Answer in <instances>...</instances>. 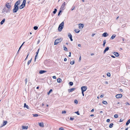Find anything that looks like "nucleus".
Here are the masks:
<instances>
[{"instance_id":"obj_17","label":"nucleus","mask_w":130,"mask_h":130,"mask_svg":"<svg viewBox=\"0 0 130 130\" xmlns=\"http://www.w3.org/2000/svg\"><path fill=\"white\" fill-rule=\"evenodd\" d=\"M46 71L44 70H41L39 71V73L40 74H42L46 72Z\"/></svg>"},{"instance_id":"obj_29","label":"nucleus","mask_w":130,"mask_h":130,"mask_svg":"<svg viewBox=\"0 0 130 130\" xmlns=\"http://www.w3.org/2000/svg\"><path fill=\"white\" fill-rule=\"evenodd\" d=\"M113 123H111L109 124V127L110 128H112L113 127Z\"/></svg>"},{"instance_id":"obj_14","label":"nucleus","mask_w":130,"mask_h":130,"mask_svg":"<svg viewBox=\"0 0 130 130\" xmlns=\"http://www.w3.org/2000/svg\"><path fill=\"white\" fill-rule=\"evenodd\" d=\"M62 39L61 38H59V39H57L56 40V41H58V43L59 42H60L62 41Z\"/></svg>"},{"instance_id":"obj_33","label":"nucleus","mask_w":130,"mask_h":130,"mask_svg":"<svg viewBox=\"0 0 130 130\" xmlns=\"http://www.w3.org/2000/svg\"><path fill=\"white\" fill-rule=\"evenodd\" d=\"M69 85L70 86H72L73 85V83L72 82H70L69 83Z\"/></svg>"},{"instance_id":"obj_27","label":"nucleus","mask_w":130,"mask_h":130,"mask_svg":"<svg viewBox=\"0 0 130 130\" xmlns=\"http://www.w3.org/2000/svg\"><path fill=\"white\" fill-rule=\"evenodd\" d=\"M74 31L77 33H78L80 31L78 29H75Z\"/></svg>"},{"instance_id":"obj_21","label":"nucleus","mask_w":130,"mask_h":130,"mask_svg":"<svg viewBox=\"0 0 130 130\" xmlns=\"http://www.w3.org/2000/svg\"><path fill=\"white\" fill-rule=\"evenodd\" d=\"M5 19H4L0 23V24L2 25L5 22Z\"/></svg>"},{"instance_id":"obj_25","label":"nucleus","mask_w":130,"mask_h":130,"mask_svg":"<svg viewBox=\"0 0 130 130\" xmlns=\"http://www.w3.org/2000/svg\"><path fill=\"white\" fill-rule=\"evenodd\" d=\"M26 0H23V2H22V4L24 6H25V4L26 3Z\"/></svg>"},{"instance_id":"obj_55","label":"nucleus","mask_w":130,"mask_h":130,"mask_svg":"<svg viewBox=\"0 0 130 130\" xmlns=\"http://www.w3.org/2000/svg\"><path fill=\"white\" fill-rule=\"evenodd\" d=\"M66 111H62V113H66Z\"/></svg>"},{"instance_id":"obj_56","label":"nucleus","mask_w":130,"mask_h":130,"mask_svg":"<svg viewBox=\"0 0 130 130\" xmlns=\"http://www.w3.org/2000/svg\"><path fill=\"white\" fill-rule=\"evenodd\" d=\"M40 42V40H38V41L37 42V44H38L39 43V42Z\"/></svg>"},{"instance_id":"obj_57","label":"nucleus","mask_w":130,"mask_h":130,"mask_svg":"<svg viewBox=\"0 0 130 130\" xmlns=\"http://www.w3.org/2000/svg\"><path fill=\"white\" fill-rule=\"evenodd\" d=\"M69 55L68 56L69 57H70L71 56V52H70L69 53Z\"/></svg>"},{"instance_id":"obj_20","label":"nucleus","mask_w":130,"mask_h":130,"mask_svg":"<svg viewBox=\"0 0 130 130\" xmlns=\"http://www.w3.org/2000/svg\"><path fill=\"white\" fill-rule=\"evenodd\" d=\"M24 108H26L28 109H29V106L27 105L26 104V103L24 104Z\"/></svg>"},{"instance_id":"obj_22","label":"nucleus","mask_w":130,"mask_h":130,"mask_svg":"<svg viewBox=\"0 0 130 130\" xmlns=\"http://www.w3.org/2000/svg\"><path fill=\"white\" fill-rule=\"evenodd\" d=\"M4 6L11 10V5H5Z\"/></svg>"},{"instance_id":"obj_10","label":"nucleus","mask_w":130,"mask_h":130,"mask_svg":"<svg viewBox=\"0 0 130 130\" xmlns=\"http://www.w3.org/2000/svg\"><path fill=\"white\" fill-rule=\"evenodd\" d=\"M76 89L75 88H73L68 89V91L69 93L74 91Z\"/></svg>"},{"instance_id":"obj_42","label":"nucleus","mask_w":130,"mask_h":130,"mask_svg":"<svg viewBox=\"0 0 130 130\" xmlns=\"http://www.w3.org/2000/svg\"><path fill=\"white\" fill-rule=\"evenodd\" d=\"M11 3H7L5 5H11Z\"/></svg>"},{"instance_id":"obj_39","label":"nucleus","mask_w":130,"mask_h":130,"mask_svg":"<svg viewBox=\"0 0 130 130\" xmlns=\"http://www.w3.org/2000/svg\"><path fill=\"white\" fill-rule=\"evenodd\" d=\"M58 43V42L56 41V40H55L54 42V45H57Z\"/></svg>"},{"instance_id":"obj_43","label":"nucleus","mask_w":130,"mask_h":130,"mask_svg":"<svg viewBox=\"0 0 130 130\" xmlns=\"http://www.w3.org/2000/svg\"><path fill=\"white\" fill-rule=\"evenodd\" d=\"M62 12V11L61 10H59V11L58 13V16H59V15H60V13Z\"/></svg>"},{"instance_id":"obj_61","label":"nucleus","mask_w":130,"mask_h":130,"mask_svg":"<svg viewBox=\"0 0 130 130\" xmlns=\"http://www.w3.org/2000/svg\"><path fill=\"white\" fill-rule=\"evenodd\" d=\"M123 121V119L122 120V119H120V120L119 122H121Z\"/></svg>"},{"instance_id":"obj_63","label":"nucleus","mask_w":130,"mask_h":130,"mask_svg":"<svg viewBox=\"0 0 130 130\" xmlns=\"http://www.w3.org/2000/svg\"><path fill=\"white\" fill-rule=\"evenodd\" d=\"M111 56L113 58H115V57L113 55H111Z\"/></svg>"},{"instance_id":"obj_28","label":"nucleus","mask_w":130,"mask_h":130,"mask_svg":"<svg viewBox=\"0 0 130 130\" xmlns=\"http://www.w3.org/2000/svg\"><path fill=\"white\" fill-rule=\"evenodd\" d=\"M130 123V119H129L127 121V122H126V126L128 125L129 124V123Z\"/></svg>"},{"instance_id":"obj_36","label":"nucleus","mask_w":130,"mask_h":130,"mask_svg":"<svg viewBox=\"0 0 130 130\" xmlns=\"http://www.w3.org/2000/svg\"><path fill=\"white\" fill-rule=\"evenodd\" d=\"M38 27L37 26H35L34 27V29L35 30H36L38 28Z\"/></svg>"},{"instance_id":"obj_1","label":"nucleus","mask_w":130,"mask_h":130,"mask_svg":"<svg viewBox=\"0 0 130 130\" xmlns=\"http://www.w3.org/2000/svg\"><path fill=\"white\" fill-rule=\"evenodd\" d=\"M10 9L4 6L2 10V13H5V12L7 13L10 12Z\"/></svg>"},{"instance_id":"obj_34","label":"nucleus","mask_w":130,"mask_h":130,"mask_svg":"<svg viewBox=\"0 0 130 130\" xmlns=\"http://www.w3.org/2000/svg\"><path fill=\"white\" fill-rule=\"evenodd\" d=\"M52 91V89H51L49 91L47 92V94L49 95V94Z\"/></svg>"},{"instance_id":"obj_32","label":"nucleus","mask_w":130,"mask_h":130,"mask_svg":"<svg viewBox=\"0 0 130 130\" xmlns=\"http://www.w3.org/2000/svg\"><path fill=\"white\" fill-rule=\"evenodd\" d=\"M57 11V10L55 8L54 9V11H53V13L54 14H55Z\"/></svg>"},{"instance_id":"obj_23","label":"nucleus","mask_w":130,"mask_h":130,"mask_svg":"<svg viewBox=\"0 0 130 130\" xmlns=\"http://www.w3.org/2000/svg\"><path fill=\"white\" fill-rule=\"evenodd\" d=\"M62 80L60 78H59L57 79V82L58 83H61V82Z\"/></svg>"},{"instance_id":"obj_12","label":"nucleus","mask_w":130,"mask_h":130,"mask_svg":"<svg viewBox=\"0 0 130 130\" xmlns=\"http://www.w3.org/2000/svg\"><path fill=\"white\" fill-rule=\"evenodd\" d=\"M68 36L70 39L71 41H73V40L72 39V36L71 34L70 33H68Z\"/></svg>"},{"instance_id":"obj_62","label":"nucleus","mask_w":130,"mask_h":130,"mask_svg":"<svg viewBox=\"0 0 130 130\" xmlns=\"http://www.w3.org/2000/svg\"><path fill=\"white\" fill-rule=\"evenodd\" d=\"M64 61H66L67 60V59L66 58H64Z\"/></svg>"},{"instance_id":"obj_60","label":"nucleus","mask_w":130,"mask_h":130,"mask_svg":"<svg viewBox=\"0 0 130 130\" xmlns=\"http://www.w3.org/2000/svg\"><path fill=\"white\" fill-rule=\"evenodd\" d=\"M95 34H92L91 35L92 37H93L95 35Z\"/></svg>"},{"instance_id":"obj_31","label":"nucleus","mask_w":130,"mask_h":130,"mask_svg":"<svg viewBox=\"0 0 130 130\" xmlns=\"http://www.w3.org/2000/svg\"><path fill=\"white\" fill-rule=\"evenodd\" d=\"M102 103L105 105H106L107 104V102L106 101H102Z\"/></svg>"},{"instance_id":"obj_7","label":"nucleus","mask_w":130,"mask_h":130,"mask_svg":"<svg viewBox=\"0 0 130 130\" xmlns=\"http://www.w3.org/2000/svg\"><path fill=\"white\" fill-rule=\"evenodd\" d=\"M39 50H40V48H39L37 52L36 53V55H35V60H34L35 62L36 61V57L38 55Z\"/></svg>"},{"instance_id":"obj_37","label":"nucleus","mask_w":130,"mask_h":130,"mask_svg":"<svg viewBox=\"0 0 130 130\" xmlns=\"http://www.w3.org/2000/svg\"><path fill=\"white\" fill-rule=\"evenodd\" d=\"M34 117H37L38 116V114H34L32 115Z\"/></svg>"},{"instance_id":"obj_46","label":"nucleus","mask_w":130,"mask_h":130,"mask_svg":"<svg viewBox=\"0 0 130 130\" xmlns=\"http://www.w3.org/2000/svg\"><path fill=\"white\" fill-rule=\"evenodd\" d=\"M25 84H26L27 82V78H26L25 80Z\"/></svg>"},{"instance_id":"obj_18","label":"nucleus","mask_w":130,"mask_h":130,"mask_svg":"<svg viewBox=\"0 0 130 130\" xmlns=\"http://www.w3.org/2000/svg\"><path fill=\"white\" fill-rule=\"evenodd\" d=\"M116 35L115 34L113 35L111 37L110 39H114L116 37Z\"/></svg>"},{"instance_id":"obj_49","label":"nucleus","mask_w":130,"mask_h":130,"mask_svg":"<svg viewBox=\"0 0 130 130\" xmlns=\"http://www.w3.org/2000/svg\"><path fill=\"white\" fill-rule=\"evenodd\" d=\"M59 130H64V129L63 127H60L59 128Z\"/></svg>"},{"instance_id":"obj_41","label":"nucleus","mask_w":130,"mask_h":130,"mask_svg":"<svg viewBox=\"0 0 130 130\" xmlns=\"http://www.w3.org/2000/svg\"><path fill=\"white\" fill-rule=\"evenodd\" d=\"M74 103L76 104H77L78 103V101L76 100H74Z\"/></svg>"},{"instance_id":"obj_9","label":"nucleus","mask_w":130,"mask_h":130,"mask_svg":"<svg viewBox=\"0 0 130 130\" xmlns=\"http://www.w3.org/2000/svg\"><path fill=\"white\" fill-rule=\"evenodd\" d=\"M20 0L17 1L15 4L14 6H18V5L20 4Z\"/></svg>"},{"instance_id":"obj_54","label":"nucleus","mask_w":130,"mask_h":130,"mask_svg":"<svg viewBox=\"0 0 130 130\" xmlns=\"http://www.w3.org/2000/svg\"><path fill=\"white\" fill-rule=\"evenodd\" d=\"M53 79H55L56 78V77L55 76H53Z\"/></svg>"},{"instance_id":"obj_3","label":"nucleus","mask_w":130,"mask_h":130,"mask_svg":"<svg viewBox=\"0 0 130 130\" xmlns=\"http://www.w3.org/2000/svg\"><path fill=\"white\" fill-rule=\"evenodd\" d=\"M19 6H14V8L13 9V13L16 12L19 9Z\"/></svg>"},{"instance_id":"obj_35","label":"nucleus","mask_w":130,"mask_h":130,"mask_svg":"<svg viewBox=\"0 0 130 130\" xmlns=\"http://www.w3.org/2000/svg\"><path fill=\"white\" fill-rule=\"evenodd\" d=\"M31 60H32V58H31V59L30 60H29L28 61V63H27V64H28V65H29V64L30 63V62H31Z\"/></svg>"},{"instance_id":"obj_30","label":"nucleus","mask_w":130,"mask_h":130,"mask_svg":"<svg viewBox=\"0 0 130 130\" xmlns=\"http://www.w3.org/2000/svg\"><path fill=\"white\" fill-rule=\"evenodd\" d=\"M106 43V40H104L103 41V46H104L105 45V44Z\"/></svg>"},{"instance_id":"obj_16","label":"nucleus","mask_w":130,"mask_h":130,"mask_svg":"<svg viewBox=\"0 0 130 130\" xmlns=\"http://www.w3.org/2000/svg\"><path fill=\"white\" fill-rule=\"evenodd\" d=\"M39 125L41 127H44L43 123L42 122L40 123H39Z\"/></svg>"},{"instance_id":"obj_51","label":"nucleus","mask_w":130,"mask_h":130,"mask_svg":"<svg viewBox=\"0 0 130 130\" xmlns=\"http://www.w3.org/2000/svg\"><path fill=\"white\" fill-rule=\"evenodd\" d=\"M110 121V120L109 119H108L107 120L106 122H109Z\"/></svg>"},{"instance_id":"obj_52","label":"nucleus","mask_w":130,"mask_h":130,"mask_svg":"<svg viewBox=\"0 0 130 130\" xmlns=\"http://www.w3.org/2000/svg\"><path fill=\"white\" fill-rule=\"evenodd\" d=\"M75 8V7L74 6H73L72 8L71 9V10H73Z\"/></svg>"},{"instance_id":"obj_24","label":"nucleus","mask_w":130,"mask_h":130,"mask_svg":"<svg viewBox=\"0 0 130 130\" xmlns=\"http://www.w3.org/2000/svg\"><path fill=\"white\" fill-rule=\"evenodd\" d=\"M25 7V6H24L22 4L19 7V8L20 9H21Z\"/></svg>"},{"instance_id":"obj_59","label":"nucleus","mask_w":130,"mask_h":130,"mask_svg":"<svg viewBox=\"0 0 130 130\" xmlns=\"http://www.w3.org/2000/svg\"><path fill=\"white\" fill-rule=\"evenodd\" d=\"M82 95H83V96H84V92L82 91Z\"/></svg>"},{"instance_id":"obj_47","label":"nucleus","mask_w":130,"mask_h":130,"mask_svg":"<svg viewBox=\"0 0 130 130\" xmlns=\"http://www.w3.org/2000/svg\"><path fill=\"white\" fill-rule=\"evenodd\" d=\"M64 48V50L65 51H67V48L66 47H63Z\"/></svg>"},{"instance_id":"obj_50","label":"nucleus","mask_w":130,"mask_h":130,"mask_svg":"<svg viewBox=\"0 0 130 130\" xmlns=\"http://www.w3.org/2000/svg\"><path fill=\"white\" fill-rule=\"evenodd\" d=\"M70 120H73L74 119V118H72V117H71L70 118Z\"/></svg>"},{"instance_id":"obj_8","label":"nucleus","mask_w":130,"mask_h":130,"mask_svg":"<svg viewBox=\"0 0 130 130\" xmlns=\"http://www.w3.org/2000/svg\"><path fill=\"white\" fill-rule=\"evenodd\" d=\"M122 95L121 94H118L116 95V97L117 98H121L122 97Z\"/></svg>"},{"instance_id":"obj_40","label":"nucleus","mask_w":130,"mask_h":130,"mask_svg":"<svg viewBox=\"0 0 130 130\" xmlns=\"http://www.w3.org/2000/svg\"><path fill=\"white\" fill-rule=\"evenodd\" d=\"M75 61L73 60V61H71L70 62V64L72 65H73Z\"/></svg>"},{"instance_id":"obj_6","label":"nucleus","mask_w":130,"mask_h":130,"mask_svg":"<svg viewBox=\"0 0 130 130\" xmlns=\"http://www.w3.org/2000/svg\"><path fill=\"white\" fill-rule=\"evenodd\" d=\"M7 123V121H3V124H2L1 126L0 127H1L3 126H5L6 125V124Z\"/></svg>"},{"instance_id":"obj_44","label":"nucleus","mask_w":130,"mask_h":130,"mask_svg":"<svg viewBox=\"0 0 130 130\" xmlns=\"http://www.w3.org/2000/svg\"><path fill=\"white\" fill-rule=\"evenodd\" d=\"M114 117L115 118H117L118 117V115L117 114H115L114 115Z\"/></svg>"},{"instance_id":"obj_64","label":"nucleus","mask_w":130,"mask_h":130,"mask_svg":"<svg viewBox=\"0 0 130 130\" xmlns=\"http://www.w3.org/2000/svg\"><path fill=\"white\" fill-rule=\"evenodd\" d=\"M78 46L79 47H80L81 46V45L80 44H78Z\"/></svg>"},{"instance_id":"obj_19","label":"nucleus","mask_w":130,"mask_h":130,"mask_svg":"<svg viewBox=\"0 0 130 130\" xmlns=\"http://www.w3.org/2000/svg\"><path fill=\"white\" fill-rule=\"evenodd\" d=\"M79 25H79V28H82L84 26V25L83 24H80Z\"/></svg>"},{"instance_id":"obj_26","label":"nucleus","mask_w":130,"mask_h":130,"mask_svg":"<svg viewBox=\"0 0 130 130\" xmlns=\"http://www.w3.org/2000/svg\"><path fill=\"white\" fill-rule=\"evenodd\" d=\"M28 127V126H22V128L23 129H27Z\"/></svg>"},{"instance_id":"obj_53","label":"nucleus","mask_w":130,"mask_h":130,"mask_svg":"<svg viewBox=\"0 0 130 130\" xmlns=\"http://www.w3.org/2000/svg\"><path fill=\"white\" fill-rule=\"evenodd\" d=\"M125 104L126 105H130V104H129V103L128 102H126Z\"/></svg>"},{"instance_id":"obj_13","label":"nucleus","mask_w":130,"mask_h":130,"mask_svg":"<svg viewBox=\"0 0 130 130\" xmlns=\"http://www.w3.org/2000/svg\"><path fill=\"white\" fill-rule=\"evenodd\" d=\"M109 48L108 47H106V48L104 50L103 52V53L104 54H105L106 51H107L109 50Z\"/></svg>"},{"instance_id":"obj_15","label":"nucleus","mask_w":130,"mask_h":130,"mask_svg":"<svg viewBox=\"0 0 130 130\" xmlns=\"http://www.w3.org/2000/svg\"><path fill=\"white\" fill-rule=\"evenodd\" d=\"M113 54L115 55L116 57H118L119 55V54L117 52H114Z\"/></svg>"},{"instance_id":"obj_11","label":"nucleus","mask_w":130,"mask_h":130,"mask_svg":"<svg viewBox=\"0 0 130 130\" xmlns=\"http://www.w3.org/2000/svg\"><path fill=\"white\" fill-rule=\"evenodd\" d=\"M108 35V34L106 32H105L102 34V36L104 37H107Z\"/></svg>"},{"instance_id":"obj_48","label":"nucleus","mask_w":130,"mask_h":130,"mask_svg":"<svg viewBox=\"0 0 130 130\" xmlns=\"http://www.w3.org/2000/svg\"><path fill=\"white\" fill-rule=\"evenodd\" d=\"M75 113L76 114H77L78 115H80L78 111H77L76 112H75Z\"/></svg>"},{"instance_id":"obj_58","label":"nucleus","mask_w":130,"mask_h":130,"mask_svg":"<svg viewBox=\"0 0 130 130\" xmlns=\"http://www.w3.org/2000/svg\"><path fill=\"white\" fill-rule=\"evenodd\" d=\"M103 96H104V95H103L102 94V95H101V96H100V97H101V98H102L103 97Z\"/></svg>"},{"instance_id":"obj_38","label":"nucleus","mask_w":130,"mask_h":130,"mask_svg":"<svg viewBox=\"0 0 130 130\" xmlns=\"http://www.w3.org/2000/svg\"><path fill=\"white\" fill-rule=\"evenodd\" d=\"M25 43V42H24L20 46V47L19 48V51L21 49V47H22V46Z\"/></svg>"},{"instance_id":"obj_4","label":"nucleus","mask_w":130,"mask_h":130,"mask_svg":"<svg viewBox=\"0 0 130 130\" xmlns=\"http://www.w3.org/2000/svg\"><path fill=\"white\" fill-rule=\"evenodd\" d=\"M87 88V86H82L81 87V90L82 91L84 92L85 91Z\"/></svg>"},{"instance_id":"obj_5","label":"nucleus","mask_w":130,"mask_h":130,"mask_svg":"<svg viewBox=\"0 0 130 130\" xmlns=\"http://www.w3.org/2000/svg\"><path fill=\"white\" fill-rule=\"evenodd\" d=\"M66 5V2H64L62 4L61 6V8H60V9H61L62 10H63V8Z\"/></svg>"},{"instance_id":"obj_2","label":"nucleus","mask_w":130,"mask_h":130,"mask_svg":"<svg viewBox=\"0 0 130 130\" xmlns=\"http://www.w3.org/2000/svg\"><path fill=\"white\" fill-rule=\"evenodd\" d=\"M64 25V22H62L60 24L58 28V30L59 31H61L62 30L63 27Z\"/></svg>"},{"instance_id":"obj_45","label":"nucleus","mask_w":130,"mask_h":130,"mask_svg":"<svg viewBox=\"0 0 130 130\" xmlns=\"http://www.w3.org/2000/svg\"><path fill=\"white\" fill-rule=\"evenodd\" d=\"M107 76H108L109 77H110V74L109 73H107Z\"/></svg>"}]
</instances>
